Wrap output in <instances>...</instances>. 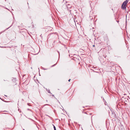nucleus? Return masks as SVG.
Wrapping results in <instances>:
<instances>
[{"label":"nucleus","mask_w":130,"mask_h":130,"mask_svg":"<svg viewBox=\"0 0 130 130\" xmlns=\"http://www.w3.org/2000/svg\"><path fill=\"white\" fill-rule=\"evenodd\" d=\"M128 2V0H126L124 1L122 5V8L123 9H125L126 8V5Z\"/></svg>","instance_id":"obj_1"},{"label":"nucleus","mask_w":130,"mask_h":130,"mask_svg":"<svg viewBox=\"0 0 130 130\" xmlns=\"http://www.w3.org/2000/svg\"><path fill=\"white\" fill-rule=\"evenodd\" d=\"M53 126H54V130H56V128L55 126L54 125H53Z\"/></svg>","instance_id":"obj_2"},{"label":"nucleus","mask_w":130,"mask_h":130,"mask_svg":"<svg viewBox=\"0 0 130 130\" xmlns=\"http://www.w3.org/2000/svg\"><path fill=\"white\" fill-rule=\"evenodd\" d=\"M93 47H94V46H95V45H93Z\"/></svg>","instance_id":"obj_5"},{"label":"nucleus","mask_w":130,"mask_h":130,"mask_svg":"<svg viewBox=\"0 0 130 130\" xmlns=\"http://www.w3.org/2000/svg\"><path fill=\"white\" fill-rule=\"evenodd\" d=\"M71 80V79H70L69 80H68V81L69 82H70V80Z\"/></svg>","instance_id":"obj_4"},{"label":"nucleus","mask_w":130,"mask_h":130,"mask_svg":"<svg viewBox=\"0 0 130 130\" xmlns=\"http://www.w3.org/2000/svg\"><path fill=\"white\" fill-rule=\"evenodd\" d=\"M48 93H51V92L49 90H48Z\"/></svg>","instance_id":"obj_3"}]
</instances>
